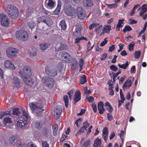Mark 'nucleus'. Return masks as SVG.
<instances>
[{
    "mask_svg": "<svg viewBox=\"0 0 147 147\" xmlns=\"http://www.w3.org/2000/svg\"><path fill=\"white\" fill-rule=\"evenodd\" d=\"M87 100L88 101L90 102H92L94 99V98L92 96H90L87 98Z\"/></svg>",
    "mask_w": 147,
    "mask_h": 147,
    "instance_id": "obj_62",
    "label": "nucleus"
},
{
    "mask_svg": "<svg viewBox=\"0 0 147 147\" xmlns=\"http://www.w3.org/2000/svg\"><path fill=\"white\" fill-rule=\"evenodd\" d=\"M29 106L32 113L38 116L40 115L41 113L46 109L43 106L42 101L40 100L38 102L30 103Z\"/></svg>",
    "mask_w": 147,
    "mask_h": 147,
    "instance_id": "obj_1",
    "label": "nucleus"
},
{
    "mask_svg": "<svg viewBox=\"0 0 147 147\" xmlns=\"http://www.w3.org/2000/svg\"><path fill=\"white\" fill-rule=\"evenodd\" d=\"M83 3L86 7H90L93 5V3L92 0H83Z\"/></svg>",
    "mask_w": 147,
    "mask_h": 147,
    "instance_id": "obj_25",
    "label": "nucleus"
},
{
    "mask_svg": "<svg viewBox=\"0 0 147 147\" xmlns=\"http://www.w3.org/2000/svg\"><path fill=\"white\" fill-rule=\"evenodd\" d=\"M104 104L102 102H99L98 104V109L99 111V113L100 114H102L105 111V109L103 108Z\"/></svg>",
    "mask_w": 147,
    "mask_h": 147,
    "instance_id": "obj_23",
    "label": "nucleus"
},
{
    "mask_svg": "<svg viewBox=\"0 0 147 147\" xmlns=\"http://www.w3.org/2000/svg\"><path fill=\"white\" fill-rule=\"evenodd\" d=\"M10 111H6L5 112H0V119H2V118L5 115H7L10 114Z\"/></svg>",
    "mask_w": 147,
    "mask_h": 147,
    "instance_id": "obj_36",
    "label": "nucleus"
},
{
    "mask_svg": "<svg viewBox=\"0 0 147 147\" xmlns=\"http://www.w3.org/2000/svg\"><path fill=\"white\" fill-rule=\"evenodd\" d=\"M119 49L118 50V52H119L121 51L123 49V48L124 46V45L122 44H120L119 45Z\"/></svg>",
    "mask_w": 147,
    "mask_h": 147,
    "instance_id": "obj_61",
    "label": "nucleus"
},
{
    "mask_svg": "<svg viewBox=\"0 0 147 147\" xmlns=\"http://www.w3.org/2000/svg\"><path fill=\"white\" fill-rule=\"evenodd\" d=\"M78 18L80 19H82L84 17L83 13V10L80 7H78L77 9Z\"/></svg>",
    "mask_w": 147,
    "mask_h": 147,
    "instance_id": "obj_18",
    "label": "nucleus"
},
{
    "mask_svg": "<svg viewBox=\"0 0 147 147\" xmlns=\"http://www.w3.org/2000/svg\"><path fill=\"white\" fill-rule=\"evenodd\" d=\"M45 73L48 76L52 77L56 76L57 74V71L55 69H51L48 66L45 68Z\"/></svg>",
    "mask_w": 147,
    "mask_h": 147,
    "instance_id": "obj_10",
    "label": "nucleus"
},
{
    "mask_svg": "<svg viewBox=\"0 0 147 147\" xmlns=\"http://www.w3.org/2000/svg\"><path fill=\"white\" fill-rule=\"evenodd\" d=\"M0 22L2 25L5 27L9 26L10 21L7 16L3 13H0Z\"/></svg>",
    "mask_w": 147,
    "mask_h": 147,
    "instance_id": "obj_7",
    "label": "nucleus"
},
{
    "mask_svg": "<svg viewBox=\"0 0 147 147\" xmlns=\"http://www.w3.org/2000/svg\"><path fill=\"white\" fill-rule=\"evenodd\" d=\"M86 38L83 37V38H76L75 39V43H79L80 42V41L82 40L83 39H85Z\"/></svg>",
    "mask_w": 147,
    "mask_h": 147,
    "instance_id": "obj_56",
    "label": "nucleus"
},
{
    "mask_svg": "<svg viewBox=\"0 0 147 147\" xmlns=\"http://www.w3.org/2000/svg\"><path fill=\"white\" fill-rule=\"evenodd\" d=\"M28 26L31 30L34 28L36 26V23L31 20H29L27 23Z\"/></svg>",
    "mask_w": 147,
    "mask_h": 147,
    "instance_id": "obj_27",
    "label": "nucleus"
},
{
    "mask_svg": "<svg viewBox=\"0 0 147 147\" xmlns=\"http://www.w3.org/2000/svg\"><path fill=\"white\" fill-rule=\"evenodd\" d=\"M102 28V26L100 25L98 28H97L96 29V31L98 33L100 32V31L101 30Z\"/></svg>",
    "mask_w": 147,
    "mask_h": 147,
    "instance_id": "obj_63",
    "label": "nucleus"
},
{
    "mask_svg": "<svg viewBox=\"0 0 147 147\" xmlns=\"http://www.w3.org/2000/svg\"><path fill=\"white\" fill-rule=\"evenodd\" d=\"M46 4L47 5L48 7L50 9H52L55 6V3L53 0H46L45 1Z\"/></svg>",
    "mask_w": 147,
    "mask_h": 147,
    "instance_id": "obj_21",
    "label": "nucleus"
},
{
    "mask_svg": "<svg viewBox=\"0 0 147 147\" xmlns=\"http://www.w3.org/2000/svg\"><path fill=\"white\" fill-rule=\"evenodd\" d=\"M79 63V65L80 66V68L81 69H82V68L84 64V61L82 59V58L80 59Z\"/></svg>",
    "mask_w": 147,
    "mask_h": 147,
    "instance_id": "obj_53",
    "label": "nucleus"
},
{
    "mask_svg": "<svg viewBox=\"0 0 147 147\" xmlns=\"http://www.w3.org/2000/svg\"><path fill=\"white\" fill-rule=\"evenodd\" d=\"M99 24L97 23H93L90 24L89 27L90 29H92L94 27H96L98 26Z\"/></svg>",
    "mask_w": 147,
    "mask_h": 147,
    "instance_id": "obj_47",
    "label": "nucleus"
},
{
    "mask_svg": "<svg viewBox=\"0 0 147 147\" xmlns=\"http://www.w3.org/2000/svg\"><path fill=\"white\" fill-rule=\"evenodd\" d=\"M52 128L53 131V134L54 136H56L57 135V133L58 125H55L53 126Z\"/></svg>",
    "mask_w": 147,
    "mask_h": 147,
    "instance_id": "obj_34",
    "label": "nucleus"
},
{
    "mask_svg": "<svg viewBox=\"0 0 147 147\" xmlns=\"http://www.w3.org/2000/svg\"><path fill=\"white\" fill-rule=\"evenodd\" d=\"M46 17L45 16H40L38 20V22H44L45 20L46 19Z\"/></svg>",
    "mask_w": 147,
    "mask_h": 147,
    "instance_id": "obj_44",
    "label": "nucleus"
},
{
    "mask_svg": "<svg viewBox=\"0 0 147 147\" xmlns=\"http://www.w3.org/2000/svg\"><path fill=\"white\" fill-rule=\"evenodd\" d=\"M81 99V96L79 91L77 90L75 93L74 97V104H76L77 102L79 101Z\"/></svg>",
    "mask_w": 147,
    "mask_h": 147,
    "instance_id": "obj_20",
    "label": "nucleus"
},
{
    "mask_svg": "<svg viewBox=\"0 0 147 147\" xmlns=\"http://www.w3.org/2000/svg\"><path fill=\"white\" fill-rule=\"evenodd\" d=\"M90 140H88L85 142L83 143L82 146V147H90Z\"/></svg>",
    "mask_w": 147,
    "mask_h": 147,
    "instance_id": "obj_37",
    "label": "nucleus"
},
{
    "mask_svg": "<svg viewBox=\"0 0 147 147\" xmlns=\"http://www.w3.org/2000/svg\"><path fill=\"white\" fill-rule=\"evenodd\" d=\"M57 57L59 59L65 60L67 62H69L71 59L70 55L65 51L60 52L58 54Z\"/></svg>",
    "mask_w": 147,
    "mask_h": 147,
    "instance_id": "obj_9",
    "label": "nucleus"
},
{
    "mask_svg": "<svg viewBox=\"0 0 147 147\" xmlns=\"http://www.w3.org/2000/svg\"><path fill=\"white\" fill-rule=\"evenodd\" d=\"M140 9L142 10L140 13V16H142L147 11V5L145 4L143 5L141 8H139L138 9L140 10Z\"/></svg>",
    "mask_w": 147,
    "mask_h": 147,
    "instance_id": "obj_24",
    "label": "nucleus"
},
{
    "mask_svg": "<svg viewBox=\"0 0 147 147\" xmlns=\"http://www.w3.org/2000/svg\"><path fill=\"white\" fill-rule=\"evenodd\" d=\"M141 52L139 51H136L134 53V57L136 59H138L140 57L141 55Z\"/></svg>",
    "mask_w": 147,
    "mask_h": 147,
    "instance_id": "obj_43",
    "label": "nucleus"
},
{
    "mask_svg": "<svg viewBox=\"0 0 147 147\" xmlns=\"http://www.w3.org/2000/svg\"><path fill=\"white\" fill-rule=\"evenodd\" d=\"M28 146L29 147H37L36 145L31 142L28 143Z\"/></svg>",
    "mask_w": 147,
    "mask_h": 147,
    "instance_id": "obj_64",
    "label": "nucleus"
},
{
    "mask_svg": "<svg viewBox=\"0 0 147 147\" xmlns=\"http://www.w3.org/2000/svg\"><path fill=\"white\" fill-rule=\"evenodd\" d=\"M11 121L10 118L9 117L5 118L4 119V122L5 124L10 123L11 122Z\"/></svg>",
    "mask_w": 147,
    "mask_h": 147,
    "instance_id": "obj_45",
    "label": "nucleus"
},
{
    "mask_svg": "<svg viewBox=\"0 0 147 147\" xmlns=\"http://www.w3.org/2000/svg\"><path fill=\"white\" fill-rule=\"evenodd\" d=\"M103 134H108V129L107 127L104 128L102 131Z\"/></svg>",
    "mask_w": 147,
    "mask_h": 147,
    "instance_id": "obj_57",
    "label": "nucleus"
},
{
    "mask_svg": "<svg viewBox=\"0 0 147 147\" xmlns=\"http://www.w3.org/2000/svg\"><path fill=\"white\" fill-rule=\"evenodd\" d=\"M11 82L12 85L14 87H16L17 88L20 87V80L17 77L14 76L11 79Z\"/></svg>",
    "mask_w": 147,
    "mask_h": 147,
    "instance_id": "obj_13",
    "label": "nucleus"
},
{
    "mask_svg": "<svg viewBox=\"0 0 147 147\" xmlns=\"http://www.w3.org/2000/svg\"><path fill=\"white\" fill-rule=\"evenodd\" d=\"M44 22L49 26H50L53 23V21L49 17H46Z\"/></svg>",
    "mask_w": 147,
    "mask_h": 147,
    "instance_id": "obj_29",
    "label": "nucleus"
},
{
    "mask_svg": "<svg viewBox=\"0 0 147 147\" xmlns=\"http://www.w3.org/2000/svg\"><path fill=\"white\" fill-rule=\"evenodd\" d=\"M7 10L8 16L11 18L15 19L18 17V11L14 5H8Z\"/></svg>",
    "mask_w": 147,
    "mask_h": 147,
    "instance_id": "obj_3",
    "label": "nucleus"
},
{
    "mask_svg": "<svg viewBox=\"0 0 147 147\" xmlns=\"http://www.w3.org/2000/svg\"><path fill=\"white\" fill-rule=\"evenodd\" d=\"M82 27L79 25L76 26L75 30L73 33V34L76 37H78L81 36V30Z\"/></svg>",
    "mask_w": 147,
    "mask_h": 147,
    "instance_id": "obj_15",
    "label": "nucleus"
},
{
    "mask_svg": "<svg viewBox=\"0 0 147 147\" xmlns=\"http://www.w3.org/2000/svg\"><path fill=\"white\" fill-rule=\"evenodd\" d=\"M42 147H49L48 144L46 141H42Z\"/></svg>",
    "mask_w": 147,
    "mask_h": 147,
    "instance_id": "obj_54",
    "label": "nucleus"
},
{
    "mask_svg": "<svg viewBox=\"0 0 147 147\" xmlns=\"http://www.w3.org/2000/svg\"><path fill=\"white\" fill-rule=\"evenodd\" d=\"M21 108L15 109H13V114L14 115L19 116L21 115Z\"/></svg>",
    "mask_w": 147,
    "mask_h": 147,
    "instance_id": "obj_31",
    "label": "nucleus"
},
{
    "mask_svg": "<svg viewBox=\"0 0 147 147\" xmlns=\"http://www.w3.org/2000/svg\"><path fill=\"white\" fill-rule=\"evenodd\" d=\"M4 66L5 68L9 69L11 70H14L15 69L12 62L10 60H6L4 63Z\"/></svg>",
    "mask_w": 147,
    "mask_h": 147,
    "instance_id": "obj_14",
    "label": "nucleus"
},
{
    "mask_svg": "<svg viewBox=\"0 0 147 147\" xmlns=\"http://www.w3.org/2000/svg\"><path fill=\"white\" fill-rule=\"evenodd\" d=\"M18 51V50L12 47H9L6 50L7 56L9 58H13L17 55Z\"/></svg>",
    "mask_w": 147,
    "mask_h": 147,
    "instance_id": "obj_8",
    "label": "nucleus"
},
{
    "mask_svg": "<svg viewBox=\"0 0 147 147\" xmlns=\"http://www.w3.org/2000/svg\"><path fill=\"white\" fill-rule=\"evenodd\" d=\"M61 2L60 1H58L57 7L54 11V13L55 15L58 14L60 11L61 7Z\"/></svg>",
    "mask_w": 147,
    "mask_h": 147,
    "instance_id": "obj_26",
    "label": "nucleus"
},
{
    "mask_svg": "<svg viewBox=\"0 0 147 147\" xmlns=\"http://www.w3.org/2000/svg\"><path fill=\"white\" fill-rule=\"evenodd\" d=\"M89 125V123L87 121H86L83 123L82 127L85 128V129L86 130L87 128L88 127Z\"/></svg>",
    "mask_w": 147,
    "mask_h": 147,
    "instance_id": "obj_41",
    "label": "nucleus"
},
{
    "mask_svg": "<svg viewBox=\"0 0 147 147\" xmlns=\"http://www.w3.org/2000/svg\"><path fill=\"white\" fill-rule=\"evenodd\" d=\"M94 46V45H92V47H91V44L90 43V42L89 41L88 42V43L87 44V50L88 51H89Z\"/></svg>",
    "mask_w": 147,
    "mask_h": 147,
    "instance_id": "obj_59",
    "label": "nucleus"
},
{
    "mask_svg": "<svg viewBox=\"0 0 147 147\" xmlns=\"http://www.w3.org/2000/svg\"><path fill=\"white\" fill-rule=\"evenodd\" d=\"M131 78H132L130 77L125 82L123 86V90H125L126 89H128L129 87L131 86V84L134 80V78L132 80H131Z\"/></svg>",
    "mask_w": 147,
    "mask_h": 147,
    "instance_id": "obj_12",
    "label": "nucleus"
},
{
    "mask_svg": "<svg viewBox=\"0 0 147 147\" xmlns=\"http://www.w3.org/2000/svg\"><path fill=\"white\" fill-rule=\"evenodd\" d=\"M62 112V110L61 108L57 107L56 108L54 111V118L56 119H57L59 117Z\"/></svg>",
    "mask_w": 147,
    "mask_h": 147,
    "instance_id": "obj_16",
    "label": "nucleus"
},
{
    "mask_svg": "<svg viewBox=\"0 0 147 147\" xmlns=\"http://www.w3.org/2000/svg\"><path fill=\"white\" fill-rule=\"evenodd\" d=\"M40 49L42 50H46L48 47L49 45L47 43H43L39 45Z\"/></svg>",
    "mask_w": 147,
    "mask_h": 147,
    "instance_id": "obj_32",
    "label": "nucleus"
},
{
    "mask_svg": "<svg viewBox=\"0 0 147 147\" xmlns=\"http://www.w3.org/2000/svg\"><path fill=\"white\" fill-rule=\"evenodd\" d=\"M42 81L45 86L50 88L53 87L55 82L53 78L47 76L43 77Z\"/></svg>",
    "mask_w": 147,
    "mask_h": 147,
    "instance_id": "obj_5",
    "label": "nucleus"
},
{
    "mask_svg": "<svg viewBox=\"0 0 147 147\" xmlns=\"http://www.w3.org/2000/svg\"><path fill=\"white\" fill-rule=\"evenodd\" d=\"M110 69L114 71H116L117 70V68L116 66L112 65L110 66Z\"/></svg>",
    "mask_w": 147,
    "mask_h": 147,
    "instance_id": "obj_52",
    "label": "nucleus"
},
{
    "mask_svg": "<svg viewBox=\"0 0 147 147\" xmlns=\"http://www.w3.org/2000/svg\"><path fill=\"white\" fill-rule=\"evenodd\" d=\"M64 101L65 103V105L66 107H67L68 104V96L65 95L63 97Z\"/></svg>",
    "mask_w": 147,
    "mask_h": 147,
    "instance_id": "obj_38",
    "label": "nucleus"
},
{
    "mask_svg": "<svg viewBox=\"0 0 147 147\" xmlns=\"http://www.w3.org/2000/svg\"><path fill=\"white\" fill-rule=\"evenodd\" d=\"M65 11L66 14L68 16H72L75 14L74 9L70 5L66 6Z\"/></svg>",
    "mask_w": 147,
    "mask_h": 147,
    "instance_id": "obj_11",
    "label": "nucleus"
},
{
    "mask_svg": "<svg viewBox=\"0 0 147 147\" xmlns=\"http://www.w3.org/2000/svg\"><path fill=\"white\" fill-rule=\"evenodd\" d=\"M113 74V80L114 82H115L116 80V78L117 77V76L119 75L117 73H112Z\"/></svg>",
    "mask_w": 147,
    "mask_h": 147,
    "instance_id": "obj_58",
    "label": "nucleus"
},
{
    "mask_svg": "<svg viewBox=\"0 0 147 147\" xmlns=\"http://www.w3.org/2000/svg\"><path fill=\"white\" fill-rule=\"evenodd\" d=\"M18 136L17 135H12L9 138V140L10 143L12 144H14L17 142Z\"/></svg>",
    "mask_w": 147,
    "mask_h": 147,
    "instance_id": "obj_19",
    "label": "nucleus"
},
{
    "mask_svg": "<svg viewBox=\"0 0 147 147\" xmlns=\"http://www.w3.org/2000/svg\"><path fill=\"white\" fill-rule=\"evenodd\" d=\"M111 26L109 25H105L102 29V32L103 33L109 32L111 30Z\"/></svg>",
    "mask_w": 147,
    "mask_h": 147,
    "instance_id": "obj_28",
    "label": "nucleus"
},
{
    "mask_svg": "<svg viewBox=\"0 0 147 147\" xmlns=\"http://www.w3.org/2000/svg\"><path fill=\"white\" fill-rule=\"evenodd\" d=\"M16 36L17 38L22 41L27 40L28 38V33L24 30H21L16 31Z\"/></svg>",
    "mask_w": 147,
    "mask_h": 147,
    "instance_id": "obj_6",
    "label": "nucleus"
},
{
    "mask_svg": "<svg viewBox=\"0 0 147 147\" xmlns=\"http://www.w3.org/2000/svg\"><path fill=\"white\" fill-rule=\"evenodd\" d=\"M124 21V20H119L118 24L117 25H118L119 26L121 27L123 26V25H122V24H123Z\"/></svg>",
    "mask_w": 147,
    "mask_h": 147,
    "instance_id": "obj_55",
    "label": "nucleus"
},
{
    "mask_svg": "<svg viewBox=\"0 0 147 147\" xmlns=\"http://www.w3.org/2000/svg\"><path fill=\"white\" fill-rule=\"evenodd\" d=\"M24 142H23L21 141L17 144V147H24Z\"/></svg>",
    "mask_w": 147,
    "mask_h": 147,
    "instance_id": "obj_51",
    "label": "nucleus"
},
{
    "mask_svg": "<svg viewBox=\"0 0 147 147\" xmlns=\"http://www.w3.org/2000/svg\"><path fill=\"white\" fill-rule=\"evenodd\" d=\"M106 5L107 6L109 7L111 9L113 8L114 7L116 8L117 7V5L115 4H106Z\"/></svg>",
    "mask_w": 147,
    "mask_h": 147,
    "instance_id": "obj_49",
    "label": "nucleus"
},
{
    "mask_svg": "<svg viewBox=\"0 0 147 147\" xmlns=\"http://www.w3.org/2000/svg\"><path fill=\"white\" fill-rule=\"evenodd\" d=\"M41 10H42V11L43 13H45L46 15H49L51 14V13L49 11L47 10L44 8H42V9H40V10H39V11H41Z\"/></svg>",
    "mask_w": 147,
    "mask_h": 147,
    "instance_id": "obj_50",
    "label": "nucleus"
},
{
    "mask_svg": "<svg viewBox=\"0 0 147 147\" xmlns=\"http://www.w3.org/2000/svg\"><path fill=\"white\" fill-rule=\"evenodd\" d=\"M102 142L101 139L97 138L94 141L93 147H103L101 146Z\"/></svg>",
    "mask_w": 147,
    "mask_h": 147,
    "instance_id": "obj_22",
    "label": "nucleus"
},
{
    "mask_svg": "<svg viewBox=\"0 0 147 147\" xmlns=\"http://www.w3.org/2000/svg\"><path fill=\"white\" fill-rule=\"evenodd\" d=\"M24 82L27 85L30 86H32L34 82V79L31 78H24L22 79Z\"/></svg>",
    "mask_w": 147,
    "mask_h": 147,
    "instance_id": "obj_17",
    "label": "nucleus"
},
{
    "mask_svg": "<svg viewBox=\"0 0 147 147\" xmlns=\"http://www.w3.org/2000/svg\"><path fill=\"white\" fill-rule=\"evenodd\" d=\"M35 126L38 129H40L42 126V123L41 122H37L35 123Z\"/></svg>",
    "mask_w": 147,
    "mask_h": 147,
    "instance_id": "obj_40",
    "label": "nucleus"
},
{
    "mask_svg": "<svg viewBox=\"0 0 147 147\" xmlns=\"http://www.w3.org/2000/svg\"><path fill=\"white\" fill-rule=\"evenodd\" d=\"M120 94L121 99L122 100L121 101V102L123 103L124 102V100H125V98L124 97L123 93L121 89H120Z\"/></svg>",
    "mask_w": 147,
    "mask_h": 147,
    "instance_id": "obj_46",
    "label": "nucleus"
},
{
    "mask_svg": "<svg viewBox=\"0 0 147 147\" xmlns=\"http://www.w3.org/2000/svg\"><path fill=\"white\" fill-rule=\"evenodd\" d=\"M131 28L130 26H126L124 28L123 30V31L124 33H125L126 31H128L131 30Z\"/></svg>",
    "mask_w": 147,
    "mask_h": 147,
    "instance_id": "obj_42",
    "label": "nucleus"
},
{
    "mask_svg": "<svg viewBox=\"0 0 147 147\" xmlns=\"http://www.w3.org/2000/svg\"><path fill=\"white\" fill-rule=\"evenodd\" d=\"M92 107L95 113L97 111L96 105L94 103H93L92 105Z\"/></svg>",
    "mask_w": 147,
    "mask_h": 147,
    "instance_id": "obj_60",
    "label": "nucleus"
},
{
    "mask_svg": "<svg viewBox=\"0 0 147 147\" xmlns=\"http://www.w3.org/2000/svg\"><path fill=\"white\" fill-rule=\"evenodd\" d=\"M18 71L20 76L22 79L26 78V76H30L32 74L31 68L26 66L22 67H19Z\"/></svg>",
    "mask_w": 147,
    "mask_h": 147,
    "instance_id": "obj_2",
    "label": "nucleus"
},
{
    "mask_svg": "<svg viewBox=\"0 0 147 147\" xmlns=\"http://www.w3.org/2000/svg\"><path fill=\"white\" fill-rule=\"evenodd\" d=\"M22 111L23 116L26 118V119H22L19 120L17 124L16 127L18 128H21L24 126L27 123L26 119L28 118V115L27 113L25 111V110L23 107L21 108V112Z\"/></svg>",
    "mask_w": 147,
    "mask_h": 147,
    "instance_id": "obj_4",
    "label": "nucleus"
},
{
    "mask_svg": "<svg viewBox=\"0 0 147 147\" xmlns=\"http://www.w3.org/2000/svg\"><path fill=\"white\" fill-rule=\"evenodd\" d=\"M86 82V76L85 75H83L80 77V80L79 82L80 84H84Z\"/></svg>",
    "mask_w": 147,
    "mask_h": 147,
    "instance_id": "obj_33",
    "label": "nucleus"
},
{
    "mask_svg": "<svg viewBox=\"0 0 147 147\" xmlns=\"http://www.w3.org/2000/svg\"><path fill=\"white\" fill-rule=\"evenodd\" d=\"M105 106L106 108L108 110L109 112H112L113 110V108L111 106L109 102H107L105 103Z\"/></svg>",
    "mask_w": 147,
    "mask_h": 147,
    "instance_id": "obj_35",
    "label": "nucleus"
},
{
    "mask_svg": "<svg viewBox=\"0 0 147 147\" xmlns=\"http://www.w3.org/2000/svg\"><path fill=\"white\" fill-rule=\"evenodd\" d=\"M59 27H60L61 29L63 30L66 29L67 25L64 20H62L60 21L59 23Z\"/></svg>",
    "mask_w": 147,
    "mask_h": 147,
    "instance_id": "obj_30",
    "label": "nucleus"
},
{
    "mask_svg": "<svg viewBox=\"0 0 147 147\" xmlns=\"http://www.w3.org/2000/svg\"><path fill=\"white\" fill-rule=\"evenodd\" d=\"M128 61H127L125 64L120 65V64H118V65L119 67L123 69H125L128 66Z\"/></svg>",
    "mask_w": 147,
    "mask_h": 147,
    "instance_id": "obj_39",
    "label": "nucleus"
},
{
    "mask_svg": "<svg viewBox=\"0 0 147 147\" xmlns=\"http://www.w3.org/2000/svg\"><path fill=\"white\" fill-rule=\"evenodd\" d=\"M134 44L135 42H133L129 45V50L130 51L133 50L134 46Z\"/></svg>",
    "mask_w": 147,
    "mask_h": 147,
    "instance_id": "obj_48",
    "label": "nucleus"
}]
</instances>
